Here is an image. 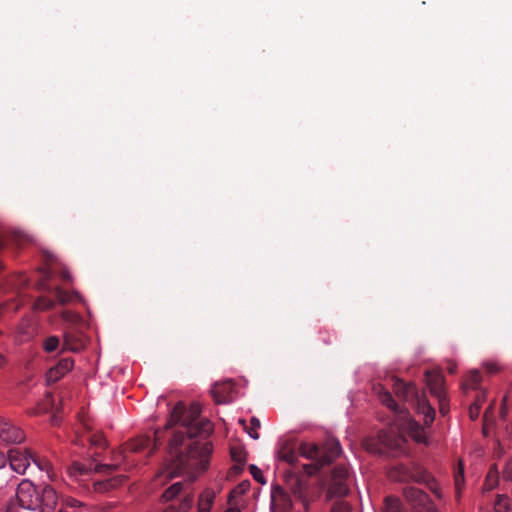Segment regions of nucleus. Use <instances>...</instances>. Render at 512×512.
I'll return each instance as SVG.
<instances>
[{
	"mask_svg": "<svg viewBox=\"0 0 512 512\" xmlns=\"http://www.w3.org/2000/svg\"><path fill=\"white\" fill-rule=\"evenodd\" d=\"M53 423H56V416L54 415L52 418Z\"/></svg>",
	"mask_w": 512,
	"mask_h": 512,
	"instance_id": "obj_54",
	"label": "nucleus"
},
{
	"mask_svg": "<svg viewBox=\"0 0 512 512\" xmlns=\"http://www.w3.org/2000/svg\"><path fill=\"white\" fill-rule=\"evenodd\" d=\"M393 389L400 400L412 402L417 412L424 416V424L426 427H429L433 423L435 410L429 403L425 393L419 395L414 385L407 384L399 379L394 380Z\"/></svg>",
	"mask_w": 512,
	"mask_h": 512,
	"instance_id": "obj_5",
	"label": "nucleus"
},
{
	"mask_svg": "<svg viewBox=\"0 0 512 512\" xmlns=\"http://www.w3.org/2000/svg\"><path fill=\"white\" fill-rule=\"evenodd\" d=\"M6 463V456L4 453L0 452V468L3 467Z\"/></svg>",
	"mask_w": 512,
	"mask_h": 512,
	"instance_id": "obj_45",
	"label": "nucleus"
},
{
	"mask_svg": "<svg viewBox=\"0 0 512 512\" xmlns=\"http://www.w3.org/2000/svg\"><path fill=\"white\" fill-rule=\"evenodd\" d=\"M160 444L159 432L156 431L154 434V439H151L149 436H139L135 439L130 440L125 443L121 450L114 453L113 460L118 461L119 459L125 460L127 458V453H140L145 449H149L148 455H151L153 451Z\"/></svg>",
	"mask_w": 512,
	"mask_h": 512,
	"instance_id": "obj_7",
	"label": "nucleus"
},
{
	"mask_svg": "<svg viewBox=\"0 0 512 512\" xmlns=\"http://www.w3.org/2000/svg\"><path fill=\"white\" fill-rule=\"evenodd\" d=\"M250 487V483L249 481H244L242 483H240L231 493H230V497H229V503L232 504V499L236 496V495H241V494H244Z\"/></svg>",
	"mask_w": 512,
	"mask_h": 512,
	"instance_id": "obj_34",
	"label": "nucleus"
},
{
	"mask_svg": "<svg viewBox=\"0 0 512 512\" xmlns=\"http://www.w3.org/2000/svg\"><path fill=\"white\" fill-rule=\"evenodd\" d=\"M28 285V279L23 274H15L10 276L0 291L6 295H12L10 300L14 299V296H21L23 291Z\"/></svg>",
	"mask_w": 512,
	"mask_h": 512,
	"instance_id": "obj_14",
	"label": "nucleus"
},
{
	"mask_svg": "<svg viewBox=\"0 0 512 512\" xmlns=\"http://www.w3.org/2000/svg\"><path fill=\"white\" fill-rule=\"evenodd\" d=\"M187 488V484H184L182 482H176L163 492L161 499L163 502H169L173 500L176 496L180 495L181 493H184L185 496L181 502V510L183 512H186L192 507L194 501L192 494L190 492H187Z\"/></svg>",
	"mask_w": 512,
	"mask_h": 512,
	"instance_id": "obj_12",
	"label": "nucleus"
},
{
	"mask_svg": "<svg viewBox=\"0 0 512 512\" xmlns=\"http://www.w3.org/2000/svg\"><path fill=\"white\" fill-rule=\"evenodd\" d=\"M463 484H464V471H463V468L460 467L459 471L455 474V487H456V491H457L458 495L460 494Z\"/></svg>",
	"mask_w": 512,
	"mask_h": 512,
	"instance_id": "obj_38",
	"label": "nucleus"
},
{
	"mask_svg": "<svg viewBox=\"0 0 512 512\" xmlns=\"http://www.w3.org/2000/svg\"><path fill=\"white\" fill-rule=\"evenodd\" d=\"M342 448L337 439L329 438L322 446L313 442H301L297 444L293 440L283 441L278 449V458L294 466L299 456H302L312 463L306 465L305 469L309 474L319 471L325 465L332 463L340 456Z\"/></svg>",
	"mask_w": 512,
	"mask_h": 512,
	"instance_id": "obj_2",
	"label": "nucleus"
},
{
	"mask_svg": "<svg viewBox=\"0 0 512 512\" xmlns=\"http://www.w3.org/2000/svg\"><path fill=\"white\" fill-rule=\"evenodd\" d=\"M54 300L47 297H39L34 303V307L38 310H49L54 307Z\"/></svg>",
	"mask_w": 512,
	"mask_h": 512,
	"instance_id": "obj_31",
	"label": "nucleus"
},
{
	"mask_svg": "<svg viewBox=\"0 0 512 512\" xmlns=\"http://www.w3.org/2000/svg\"><path fill=\"white\" fill-rule=\"evenodd\" d=\"M374 391L378 396L379 401L393 411L395 414L399 415L404 420V426L409 435L413 438L417 443L427 444V437L425 435L424 427L420 425L418 422L414 421L407 409H402L394 400L391 393L385 389L381 384H377L374 386Z\"/></svg>",
	"mask_w": 512,
	"mask_h": 512,
	"instance_id": "obj_4",
	"label": "nucleus"
},
{
	"mask_svg": "<svg viewBox=\"0 0 512 512\" xmlns=\"http://www.w3.org/2000/svg\"><path fill=\"white\" fill-rule=\"evenodd\" d=\"M61 504L62 507L60 509H63L65 512L67 508L77 509L84 505L81 501L69 496L62 498Z\"/></svg>",
	"mask_w": 512,
	"mask_h": 512,
	"instance_id": "obj_32",
	"label": "nucleus"
},
{
	"mask_svg": "<svg viewBox=\"0 0 512 512\" xmlns=\"http://www.w3.org/2000/svg\"><path fill=\"white\" fill-rule=\"evenodd\" d=\"M503 478L505 480H512V460H510L504 470H503Z\"/></svg>",
	"mask_w": 512,
	"mask_h": 512,
	"instance_id": "obj_43",
	"label": "nucleus"
},
{
	"mask_svg": "<svg viewBox=\"0 0 512 512\" xmlns=\"http://www.w3.org/2000/svg\"><path fill=\"white\" fill-rule=\"evenodd\" d=\"M89 441L95 446L103 447L105 445V441L101 434H94L89 436Z\"/></svg>",
	"mask_w": 512,
	"mask_h": 512,
	"instance_id": "obj_41",
	"label": "nucleus"
},
{
	"mask_svg": "<svg viewBox=\"0 0 512 512\" xmlns=\"http://www.w3.org/2000/svg\"><path fill=\"white\" fill-rule=\"evenodd\" d=\"M506 415V408L504 406H502L501 408V417L504 418Z\"/></svg>",
	"mask_w": 512,
	"mask_h": 512,
	"instance_id": "obj_48",
	"label": "nucleus"
},
{
	"mask_svg": "<svg viewBox=\"0 0 512 512\" xmlns=\"http://www.w3.org/2000/svg\"><path fill=\"white\" fill-rule=\"evenodd\" d=\"M404 438L392 431H380L377 439L366 441V449L375 454H386L388 451H401L404 445Z\"/></svg>",
	"mask_w": 512,
	"mask_h": 512,
	"instance_id": "obj_6",
	"label": "nucleus"
},
{
	"mask_svg": "<svg viewBox=\"0 0 512 512\" xmlns=\"http://www.w3.org/2000/svg\"><path fill=\"white\" fill-rule=\"evenodd\" d=\"M60 347V339L57 336H49L43 340L42 348L47 353H52Z\"/></svg>",
	"mask_w": 512,
	"mask_h": 512,
	"instance_id": "obj_26",
	"label": "nucleus"
},
{
	"mask_svg": "<svg viewBox=\"0 0 512 512\" xmlns=\"http://www.w3.org/2000/svg\"><path fill=\"white\" fill-rule=\"evenodd\" d=\"M454 371H455V367H449V372L450 373H454Z\"/></svg>",
	"mask_w": 512,
	"mask_h": 512,
	"instance_id": "obj_52",
	"label": "nucleus"
},
{
	"mask_svg": "<svg viewBox=\"0 0 512 512\" xmlns=\"http://www.w3.org/2000/svg\"><path fill=\"white\" fill-rule=\"evenodd\" d=\"M234 389L232 381L217 383L213 386L211 393L217 404H224L230 401V394Z\"/></svg>",
	"mask_w": 512,
	"mask_h": 512,
	"instance_id": "obj_19",
	"label": "nucleus"
},
{
	"mask_svg": "<svg viewBox=\"0 0 512 512\" xmlns=\"http://www.w3.org/2000/svg\"><path fill=\"white\" fill-rule=\"evenodd\" d=\"M231 453H232V458H233L235 461H239V462H240V461H242V459H241L240 457L236 456V453L234 452V450H232V452H231Z\"/></svg>",
	"mask_w": 512,
	"mask_h": 512,
	"instance_id": "obj_46",
	"label": "nucleus"
},
{
	"mask_svg": "<svg viewBox=\"0 0 512 512\" xmlns=\"http://www.w3.org/2000/svg\"><path fill=\"white\" fill-rule=\"evenodd\" d=\"M439 401V410L442 415H446L448 412V406H447V400L446 395L442 397H436Z\"/></svg>",
	"mask_w": 512,
	"mask_h": 512,
	"instance_id": "obj_42",
	"label": "nucleus"
},
{
	"mask_svg": "<svg viewBox=\"0 0 512 512\" xmlns=\"http://www.w3.org/2000/svg\"><path fill=\"white\" fill-rule=\"evenodd\" d=\"M58 512H65V511H64L63 509H59V511H58Z\"/></svg>",
	"mask_w": 512,
	"mask_h": 512,
	"instance_id": "obj_55",
	"label": "nucleus"
},
{
	"mask_svg": "<svg viewBox=\"0 0 512 512\" xmlns=\"http://www.w3.org/2000/svg\"><path fill=\"white\" fill-rule=\"evenodd\" d=\"M404 496L408 502L414 506L425 507L430 503V499L427 493L415 487H407L404 489Z\"/></svg>",
	"mask_w": 512,
	"mask_h": 512,
	"instance_id": "obj_20",
	"label": "nucleus"
},
{
	"mask_svg": "<svg viewBox=\"0 0 512 512\" xmlns=\"http://www.w3.org/2000/svg\"><path fill=\"white\" fill-rule=\"evenodd\" d=\"M482 380V376L479 371H471L466 380V386L471 389H477Z\"/></svg>",
	"mask_w": 512,
	"mask_h": 512,
	"instance_id": "obj_30",
	"label": "nucleus"
},
{
	"mask_svg": "<svg viewBox=\"0 0 512 512\" xmlns=\"http://www.w3.org/2000/svg\"><path fill=\"white\" fill-rule=\"evenodd\" d=\"M52 294L55 298V300L61 304H66L70 301H72L74 295L70 294L69 292L61 289L60 287H56L53 289Z\"/></svg>",
	"mask_w": 512,
	"mask_h": 512,
	"instance_id": "obj_28",
	"label": "nucleus"
},
{
	"mask_svg": "<svg viewBox=\"0 0 512 512\" xmlns=\"http://www.w3.org/2000/svg\"><path fill=\"white\" fill-rule=\"evenodd\" d=\"M181 507L178 509L174 505H170L168 508H166L163 512H180Z\"/></svg>",
	"mask_w": 512,
	"mask_h": 512,
	"instance_id": "obj_44",
	"label": "nucleus"
},
{
	"mask_svg": "<svg viewBox=\"0 0 512 512\" xmlns=\"http://www.w3.org/2000/svg\"><path fill=\"white\" fill-rule=\"evenodd\" d=\"M246 429L247 433L253 438V439H258L259 438V434L257 433V429L260 428V421L259 419H257L256 417H252L251 420H250V426L247 427L246 426V421L245 420H240L239 421Z\"/></svg>",
	"mask_w": 512,
	"mask_h": 512,
	"instance_id": "obj_27",
	"label": "nucleus"
},
{
	"mask_svg": "<svg viewBox=\"0 0 512 512\" xmlns=\"http://www.w3.org/2000/svg\"><path fill=\"white\" fill-rule=\"evenodd\" d=\"M8 511L9 512H15L14 511V504H10V506L8 507Z\"/></svg>",
	"mask_w": 512,
	"mask_h": 512,
	"instance_id": "obj_51",
	"label": "nucleus"
},
{
	"mask_svg": "<svg viewBox=\"0 0 512 512\" xmlns=\"http://www.w3.org/2000/svg\"><path fill=\"white\" fill-rule=\"evenodd\" d=\"M483 367H484L485 371L490 375L496 374L497 372L500 371L499 365L492 361L485 362L483 364Z\"/></svg>",
	"mask_w": 512,
	"mask_h": 512,
	"instance_id": "obj_40",
	"label": "nucleus"
},
{
	"mask_svg": "<svg viewBox=\"0 0 512 512\" xmlns=\"http://www.w3.org/2000/svg\"><path fill=\"white\" fill-rule=\"evenodd\" d=\"M271 503L272 508L278 512H289L292 508V501L289 495L285 489L279 485L272 488Z\"/></svg>",
	"mask_w": 512,
	"mask_h": 512,
	"instance_id": "obj_15",
	"label": "nucleus"
},
{
	"mask_svg": "<svg viewBox=\"0 0 512 512\" xmlns=\"http://www.w3.org/2000/svg\"><path fill=\"white\" fill-rule=\"evenodd\" d=\"M249 470L256 481L262 484L265 483L262 471L256 465H250Z\"/></svg>",
	"mask_w": 512,
	"mask_h": 512,
	"instance_id": "obj_39",
	"label": "nucleus"
},
{
	"mask_svg": "<svg viewBox=\"0 0 512 512\" xmlns=\"http://www.w3.org/2000/svg\"><path fill=\"white\" fill-rule=\"evenodd\" d=\"M225 512H241L237 507H230Z\"/></svg>",
	"mask_w": 512,
	"mask_h": 512,
	"instance_id": "obj_47",
	"label": "nucleus"
},
{
	"mask_svg": "<svg viewBox=\"0 0 512 512\" xmlns=\"http://www.w3.org/2000/svg\"><path fill=\"white\" fill-rule=\"evenodd\" d=\"M481 408V402L480 398L478 397L477 400L472 403L469 407V416L472 420H475L478 418Z\"/></svg>",
	"mask_w": 512,
	"mask_h": 512,
	"instance_id": "obj_37",
	"label": "nucleus"
},
{
	"mask_svg": "<svg viewBox=\"0 0 512 512\" xmlns=\"http://www.w3.org/2000/svg\"><path fill=\"white\" fill-rule=\"evenodd\" d=\"M383 512H403L400 500L393 496H387L384 500Z\"/></svg>",
	"mask_w": 512,
	"mask_h": 512,
	"instance_id": "obj_25",
	"label": "nucleus"
},
{
	"mask_svg": "<svg viewBox=\"0 0 512 512\" xmlns=\"http://www.w3.org/2000/svg\"><path fill=\"white\" fill-rule=\"evenodd\" d=\"M63 277L64 279H69V275L67 273H64Z\"/></svg>",
	"mask_w": 512,
	"mask_h": 512,
	"instance_id": "obj_53",
	"label": "nucleus"
},
{
	"mask_svg": "<svg viewBox=\"0 0 512 512\" xmlns=\"http://www.w3.org/2000/svg\"><path fill=\"white\" fill-rule=\"evenodd\" d=\"M33 453L29 449L13 448L8 451L10 467L18 474H24L31 463Z\"/></svg>",
	"mask_w": 512,
	"mask_h": 512,
	"instance_id": "obj_11",
	"label": "nucleus"
},
{
	"mask_svg": "<svg viewBox=\"0 0 512 512\" xmlns=\"http://www.w3.org/2000/svg\"><path fill=\"white\" fill-rule=\"evenodd\" d=\"M425 378L426 384L432 395L435 397H442L445 395L444 377L441 373L435 371H426Z\"/></svg>",
	"mask_w": 512,
	"mask_h": 512,
	"instance_id": "obj_18",
	"label": "nucleus"
},
{
	"mask_svg": "<svg viewBox=\"0 0 512 512\" xmlns=\"http://www.w3.org/2000/svg\"><path fill=\"white\" fill-rule=\"evenodd\" d=\"M390 476L401 482H422L425 480V472L418 465L409 466L403 463L397 464L390 472Z\"/></svg>",
	"mask_w": 512,
	"mask_h": 512,
	"instance_id": "obj_10",
	"label": "nucleus"
},
{
	"mask_svg": "<svg viewBox=\"0 0 512 512\" xmlns=\"http://www.w3.org/2000/svg\"><path fill=\"white\" fill-rule=\"evenodd\" d=\"M24 438V433L20 428L0 416V441L6 444H19Z\"/></svg>",
	"mask_w": 512,
	"mask_h": 512,
	"instance_id": "obj_13",
	"label": "nucleus"
},
{
	"mask_svg": "<svg viewBox=\"0 0 512 512\" xmlns=\"http://www.w3.org/2000/svg\"><path fill=\"white\" fill-rule=\"evenodd\" d=\"M84 347L82 340L76 336L71 334H65L63 344L61 346V351H72L78 352Z\"/></svg>",
	"mask_w": 512,
	"mask_h": 512,
	"instance_id": "obj_23",
	"label": "nucleus"
},
{
	"mask_svg": "<svg viewBox=\"0 0 512 512\" xmlns=\"http://www.w3.org/2000/svg\"><path fill=\"white\" fill-rule=\"evenodd\" d=\"M286 486L292 495L302 501L304 509L307 510L308 503L305 499V486L302 479L292 473L285 475Z\"/></svg>",
	"mask_w": 512,
	"mask_h": 512,
	"instance_id": "obj_16",
	"label": "nucleus"
},
{
	"mask_svg": "<svg viewBox=\"0 0 512 512\" xmlns=\"http://www.w3.org/2000/svg\"><path fill=\"white\" fill-rule=\"evenodd\" d=\"M201 408L194 403L189 409L181 402L171 411L167 426L180 423V429L174 432L169 442V459L162 472L168 478L186 474L193 482L209 465L212 444L201 442L197 438L206 439L212 432L209 420H200Z\"/></svg>",
	"mask_w": 512,
	"mask_h": 512,
	"instance_id": "obj_1",
	"label": "nucleus"
},
{
	"mask_svg": "<svg viewBox=\"0 0 512 512\" xmlns=\"http://www.w3.org/2000/svg\"><path fill=\"white\" fill-rule=\"evenodd\" d=\"M15 241H16L17 243H20V242L22 241V236H20V235H15Z\"/></svg>",
	"mask_w": 512,
	"mask_h": 512,
	"instance_id": "obj_49",
	"label": "nucleus"
},
{
	"mask_svg": "<svg viewBox=\"0 0 512 512\" xmlns=\"http://www.w3.org/2000/svg\"><path fill=\"white\" fill-rule=\"evenodd\" d=\"M330 512H351V506L342 500L335 501L331 506Z\"/></svg>",
	"mask_w": 512,
	"mask_h": 512,
	"instance_id": "obj_35",
	"label": "nucleus"
},
{
	"mask_svg": "<svg viewBox=\"0 0 512 512\" xmlns=\"http://www.w3.org/2000/svg\"><path fill=\"white\" fill-rule=\"evenodd\" d=\"M126 480L125 475H116L104 480H94L93 488L96 492L104 493L122 485Z\"/></svg>",
	"mask_w": 512,
	"mask_h": 512,
	"instance_id": "obj_21",
	"label": "nucleus"
},
{
	"mask_svg": "<svg viewBox=\"0 0 512 512\" xmlns=\"http://www.w3.org/2000/svg\"><path fill=\"white\" fill-rule=\"evenodd\" d=\"M349 470L346 466H336L332 471L331 482L327 491V496L344 497L349 492Z\"/></svg>",
	"mask_w": 512,
	"mask_h": 512,
	"instance_id": "obj_8",
	"label": "nucleus"
},
{
	"mask_svg": "<svg viewBox=\"0 0 512 512\" xmlns=\"http://www.w3.org/2000/svg\"><path fill=\"white\" fill-rule=\"evenodd\" d=\"M31 462H33L40 471H45L49 479H53L54 473L50 461H48L46 458L33 454Z\"/></svg>",
	"mask_w": 512,
	"mask_h": 512,
	"instance_id": "obj_24",
	"label": "nucleus"
},
{
	"mask_svg": "<svg viewBox=\"0 0 512 512\" xmlns=\"http://www.w3.org/2000/svg\"><path fill=\"white\" fill-rule=\"evenodd\" d=\"M54 406V398L51 393H46L45 399L42 403H39L35 413H46L53 409Z\"/></svg>",
	"mask_w": 512,
	"mask_h": 512,
	"instance_id": "obj_29",
	"label": "nucleus"
},
{
	"mask_svg": "<svg viewBox=\"0 0 512 512\" xmlns=\"http://www.w3.org/2000/svg\"><path fill=\"white\" fill-rule=\"evenodd\" d=\"M4 364V356L0 353V367Z\"/></svg>",
	"mask_w": 512,
	"mask_h": 512,
	"instance_id": "obj_50",
	"label": "nucleus"
},
{
	"mask_svg": "<svg viewBox=\"0 0 512 512\" xmlns=\"http://www.w3.org/2000/svg\"><path fill=\"white\" fill-rule=\"evenodd\" d=\"M509 510V498L498 496L495 503V512H507Z\"/></svg>",
	"mask_w": 512,
	"mask_h": 512,
	"instance_id": "obj_33",
	"label": "nucleus"
},
{
	"mask_svg": "<svg viewBox=\"0 0 512 512\" xmlns=\"http://www.w3.org/2000/svg\"><path fill=\"white\" fill-rule=\"evenodd\" d=\"M498 481V475L497 470L495 467H491L485 481V485L488 487V489H493Z\"/></svg>",
	"mask_w": 512,
	"mask_h": 512,
	"instance_id": "obj_36",
	"label": "nucleus"
},
{
	"mask_svg": "<svg viewBox=\"0 0 512 512\" xmlns=\"http://www.w3.org/2000/svg\"><path fill=\"white\" fill-rule=\"evenodd\" d=\"M16 501L29 512H55L58 495L50 485L38 489L31 481L23 480L17 487Z\"/></svg>",
	"mask_w": 512,
	"mask_h": 512,
	"instance_id": "obj_3",
	"label": "nucleus"
},
{
	"mask_svg": "<svg viewBox=\"0 0 512 512\" xmlns=\"http://www.w3.org/2000/svg\"><path fill=\"white\" fill-rule=\"evenodd\" d=\"M215 492L212 489H205L199 496V512H210L215 499Z\"/></svg>",
	"mask_w": 512,
	"mask_h": 512,
	"instance_id": "obj_22",
	"label": "nucleus"
},
{
	"mask_svg": "<svg viewBox=\"0 0 512 512\" xmlns=\"http://www.w3.org/2000/svg\"><path fill=\"white\" fill-rule=\"evenodd\" d=\"M74 362L71 358L61 359L54 367L50 368L46 374L49 383H55L66 373L72 370Z\"/></svg>",
	"mask_w": 512,
	"mask_h": 512,
	"instance_id": "obj_17",
	"label": "nucleus"
},
{
	"mask_svg": "<svg viewBox=\"0 0 512 512\" xmlns=\"http://www.w3.org/2000/svg\"><path fill=\"white\" fill-rule=\"evenodd\" d=\"M118 468L117 463L113 464H96L94 461H91L88 465L82 464L79 462H74L69 467V474L74 477L75 479L81 481L82 477L89 476L92 471H95L97 473H104L109 475L113 471H115Z\"/></svg>",
	"mask_w": 512,
	"mask_h": 512,
	"instance_id": "obj_9",
	"label": "nucleus"
}]
</instances>
